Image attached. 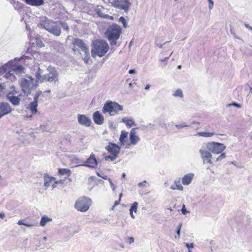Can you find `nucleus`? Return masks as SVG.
I'll return each mask as SVG.
<instances>
[{
	"mask_svg": "<svg viewBox=\"0 0 252 252\" xmlns=\"http://www.w3.org/2000/svg\"><path fill=\"white\" fill-rule=\"evenodd\" d=\"M122 28L117 24L109 25L104 32V36L107 38L111 46H116L117 41L122 33Z\"/></svg>",
	"mask_w": 252,
	"mask_h": 252,
	"instance_id": "1",
	"label": "nucleus"
},
{
	"mask_svg": "<svg viewBox=\"0 0 252 252\" xmlns=\"http://www.w3.org/2000/svg\"><path fill=\"white\" fill-rule=\"evenodd\" d=\"M120 200H118V201H115V202H114V205L113 206L112 208V209H113L114 207L118 205V204H120Z\"/></svg>",
	"mask_w": 252,
	"mask_h": 252,
	"instance_id": "61",
	"label": "nucleus"
},
{
	"mask_svg": "<svg viewBox=\"0 0 252 252\" xmlns=\"http://www.w3.org/2000/svg\"><path fill=\"white\" fill-rule=\"evenodd\" d=\"M59 24L63 30L66 31L69 30V27L67 23L62 21H59Z\"/></svg>",
	"mask_w": 252,
	"mask_h": 252,
	"instance_id": "40",
	"label": "nucleus"
},
{
	"mask_svg": "<svg viewBox=\"0 0 252 252\" xmlns=\"http://www.w3.org/2000/svg\"><path fill=\"white\" fill-rule=\"evenodd\" d=\"M113 112L116 114H118L119 111L123 110V106L115 101L113 102Z\"/></svg>",
	"mask_w": 252,
	"mask_h": 252,
	"instance_id": "30",
	"label": "nucleus"
},
{
	"mask_svg": "<svg viewBox=\"0 0 252 252\" xmlns=\"http://www.w3.org/2000/svg\"><path fill=\"white\" fill-rule=\"evenodd\" d=\"M209 2V9L210 10L212 9L214 6V2L212 0H208Z\"/></svg>",
	"mask_w": 252,
	"mask_h": 252,
	"instance_id": "52",
	"label": "nucleus"
},
{
	"mask_svg": "<svg viewBox=\"0 0 252 252\" xmlns=\"http://www.w3.org/2000/svg\"><path fill=\"white\" fill-rule=\"evenodd\" d=\"M128 133L125 131H122L120 136L119 140L122 144H124L125 142V139L127 137Z\"/></svg>",
	"mask_w": 252,
	"mask_h": 252,
	"instance_id": "34",
	"label": "nucleus"
},
{
	"mask_svg": "<svg viewBox=\"0 0 252 252\" xmlns=\"http://www.w3.org/2000/svg\"><path fill=\"white\" fill-rule=\"evenodd\" d=\"M47 70L49 73L44 75V79L45 81L49 82L56 83L59 81V73L56 68L53 66H49Z\"/></svg>",
	"mask_w": 252,
	"mask_h": 252,
	"instance_id": "5",
	"label": "nucleus"
},
{
	"mask_svg": "<svg viewBox=\"0 0 252 252\" xmlns=\"http://www.w3.org/2000/svg\"><path fill=\"white\" fill-rule=\"evenodd\" d=\"M10 104L6 102H0V119L12 111Z\"/></svg>",
	"mask_w": 252,
	"mask_h": 252,
	"instance_id": "9",
	"label": "nucleus"
},
{
	"mask_svg": "<svg viewBox=\"0 0 252 252\" xmlns=\"http://www.w3.org/2000/svg\"><path fill=\"white\" fill-rule=\"evenodd\" d=\"M182 213L184 215H186L187 213H189V211H188L186 208L185 205L184 204L183 205L182 208L181 210Z\"/></svg>",
	"mask_w": 252,
	"mask_h": 252,
	"instance_id": "50",
	"label": "nucleus"
},
{
	"mask_svg": "<svg viewBox=\"0 0 252 252\" xmlns=\"http://www.w3.org/2000/svg\"><path fill=\"white\" fill-rule=\"evenodd\" d=\"M199 153L201 155V157L202 158L204 163L207 162L210 164H213V162L211 160L212 158V155L210 151L200 149L199 150Z\"/></svg>",
	"mask_w": 252,
	"mask_h": 252,
	"instance_id": "11",
	"label": "nucleus"
},
{
	"mask_svg": "<svg viewBox=\"0 0 252 252\" xmlns=\"http://www.w3.org/2000/svg\"><path fill=\"white\" fill-rule=\"evenodd\" d=\"M109 48V45L105 40H96L92 44V56L93 57L95 55L102 57L108 52Z\"/></svg>",
	"mask_w": 252,
	"mask_h": 252,
	"instance_id": "2",
	"label": "nucleus"
},
{
	"mask_svg": "<svg viewBox=\"0 0 252 252\" xmlns=\"http://www.w3.org/2000/svg\"><path fill=\"white\" fill-rule=\"evenodd\" d=\"M13 6L15 10L21 12L23 8L24 4L19 1H16Z\"/></svg>",
	"mask_w": 252,
	"mask_h": 252,
	"instance_id": "31",
	"label": "nucleus"
},
{
	"mask_svg": "<svg viewBox=\"0 0 252 252\" xmlns=\"http://www.w3.org/2000/svg\"><path fill=\"white\" fill-rule=\"evenodd\" d=\"M85 53V57L83 59L85 63H88L90 59V53L89 49L84 52Z\"/></svg>",
	"mask_w": 252,
	"mask_h": 252,
	"instance_id": "37",
	"label": "nucleus"
},
{
	"mask_svg": "<svg viewBox=\"0 0 252 252\" xmlns=\"http://www.w3.org/2000/svg\"><path fill=\"white\" fill-rule=\"evenodd\" d=\"M50 46L57 52L62 53L64 52L63 45L59 41H52L50 42Z\"/></svg>",
	"mask_w": 252,
	"mask_h": 252,
	"instance_id": "14",
	"label": "nucleus"
},
{
	"mask_svg": "<svg viewBox=\"0 0 252 252\" xmlns=\"http://www.w3.org/2000/svg\"><path fill=\"white\" fill-rule=\"evenodd\" d=\"M113 102L110 100H107L104 104L102 109V113L105 114L109 113L111 116L113 115L112 114L113 112Z\"/></svg>",
	"mask_w": 252,
	"mask_h": 252,
	"instance_id": "16",
	"label": "nucleus"
},
{
	"mask_svg": "<svg viewBox=\"0 0 252 252\" xmlns=\"http://www.w3.org/2000/svg\"><path fill=\"white\" fill-rule=\"evenodd\" d=\"M48 32L55 36H59L61 33V29L59 26L53 24Z\"/></svg>",
	"mask_w": 252,
	"mask_h": 252,
	"instance_id": "23",
	"label": "nucleus"
},
{
	"mask_svg": "<svg viewBox=\"0 0 252 252\" xmlns=\"http://www.w3.org/2000/svg\"><path fill=\"white\" fill-rule=\"evenodd\" d=\"M96 175L99 177L102 178V179L104 180H107L108 179V176L106 175H102L101 173H100L98 172H96Z\"/></svg>",
	"mask_w": 252,
	"mask_h": 252,
	"instance_id": "51",
	"label": "nucleus"
},
{
	"mask_svg": "<svg viewBox=\"0 0 252 252\" xmlns=\"http://www.w3.org/2000/svg\"><path fill=\"white\" fill-rule=\"evenodd\" d=\"M7 64H5L4 65H3L0 68V72L5 73L4 75V77L11 80V81H14L16 80V77L14 75V74L10 73V71L6 72L7 70Z\"/></svg>",
	"mask_w": 252,
	"mask_h": 252,
	"instance_id": "15",
	"label": "nucleus"
},
{
	"mask_svg": "<svg viewBox=\"0 0 252 252\" xmlns=\"http://www.w3.org/2000/svg\"><path fill=\"white\" fill-rule=\"evenodd\" d=\"M72 50L73 51V52H74L75 54H77V53H79V54H80V50H79V49H78L77 48H76V46H74V47H73V48H72Z\"/></svg>",
	"mask_w": 252,
	"mask_h": 252,
	"instance_id": "55",
	"label": "nucleus"
},
{
	"mask_svg": "<svg viewBox=\"0 0 252 252\" xmlns=\"http://www.w3.org/2000/svg\"><path fill=\"white\" fill-rule=\"evenodd\" d=\"M44 179V186L45 187V189L50 186L51 183L53 180H55L56 178L54 177L50 176L48 173H45L43 176Z\"/></svg>",
	"mask_w": 252,
	"mask_h": 252,
	"instance_id": "22",
	"label": "nucleus"
},
{
	"mask_svg": "<svg viewBox=\"0 0 252 252\" xmlns=\"http://www.w3.org/2000/svg\"><path fill=\"white\" fill-rule=\"evenodd\" d=\"M112 4L115 7L124 10L126 12H127L131 3L128 0H113Z\"/></svg>",
	"mask_w": 252,
	"mask_h": 252,
	"instance_id": "8",
	"label": "nucleus"
},
{
	"mask_svg": "<svg viewBox=\"0 0 252 252\" xmlns=\"http://www.w3.org/2000/svg\"><path fill=\"white\" fill-rule=\"evenodd\" d=\"M82 163L79 166H83L91 169L96 168L98 164V161L93 153L90 155L86 160L82 161Z\"/></svg>",
	"mask_w": 252,
	"mask_h": 252,
	"instance_id": "7",
	"label": "nucleus"
},
{
	"mask_svg": "<svg viewBox=\"0 0 252 252\" xmlns=\"http://www.w3.org/2000/svg\"><path fill=\"white\" fill-rule=\"evenodd\" d=\"M119 21L121 22L123 25L124 28H126L127 26V22L125 18L124 17L121 16L119 18Z\"/></svg>",
	"mask_w": 252,
	"mask_h": 252,
	"instance_id": "42",
	"label": "nucleus"
},
{
	"mask_svg": "<svg viewBox=\"0 0 252 252\" xmlns=\"http://www.w3.org/2000/svg\"><path fill=\"white\" fill-rule=\"evenodd\" d=\"M172 54V53H171L169 57H165L163 59L160 60V61L161 62H166L169 59L170 56Z\"/></svg>",
	"mask_w": 252,
	"mask_h": 252,
	"instance_id": "63",
	"label": "nucleus"
},
{
	"mask_svg": "<svg viewBox=\"0 0 252 252\" xmlns=\"http://www.w3.org/2000/svg\"><path fill=\"white\" fill-rule=\"evenodd\" d=\"M121 147L117 144L109 142L108 145L105 147V149L111 155L114 154V152H116V155L118 156L120 152Z\"/></svg>",
	"mask_w": 252,
	"mask_h": 252,
	"instance_id": "12",
	"label": "nucleus"
},
{
	"mask_svg": "<svg viewBox=\"0 0 252 252\" xmlns=\"http://www.w3.org/2000/svg\"><path fill=\"white\" fill-rule=\"evenodd\" d=\"M221 154L216 158V161H219L225 158L226 156L224 153H221Z\"/></svg>",
	"mask_w": 252,
	"mask_h": 252,
	"instance_id": "43",
	"label": "nucleus"
},
{
	"mask_svg": "<svg viewBox=\"0 0 252 252\" xmlns=\"http://www.w3.org/2000/svg\"><path fill=\"white\" fill-rule=\"evenodd\" d=\"M58 173L60 175H66L67 177L69 176L71 173V170L67 168H59Z\"/></svg>",
	"mask_w": 252,
	"mask_h": 252,
	"instance_id": "29",
	"label": "nucleus"
},
{
	"mask_svg": "<svg viewBox=\"0 0 252 252\" xmlns=\"http://www.w3.org/2000/svg\"><path fill=\"white\" fill-rule=\"evenodd\" d=\"M185 245L186 246V247L188 248L189 250V249L192 248L194 247V244L193 243H185Z\"/></svg>",
	"mask_w": 252,
	"mask_h": 252,
	"instance_id": "53",
	"label": "nucleus"
},
{
	"mask_svg": "<svg viewBox=\"0 0 252 252\" xmlns=\"http://www.w3.org/2000/svg\"><path fill=\"white\" fill-rule=\"evenodd\" d=\"M41 74V70L40 68H38L37 71L35 73V77L37 81H40L41 82H43L45 81L44 78V75L42 76Z\"/></svg>",
	"mask_w": 252,
	"mask_h": 252,
	"instance_id": "32",
	"label": "nucleus"
},
{
	"mask_svg": "<svg viewBox=\"0 0 252 252\" xmlns=\"http://www.w3.org/2000/svg\"><path fill=\"white\" fill-rule=\"evenodd\" d=\"M53 25V24H51L50 21L46 18V17L44 18V19L41 20L40 23V27L47 30V31H49L50 27Z\"/></svg>",
	"mask_w": 252,
	"mask_h": 252,
	"instance_id": "25",
	"label": "nucleus"
},
{
	"mask_svg": "<svg viewBox=\"0 0 252 252\" xmlns=\"http://www.w3.org/2000/svg\"><path fill=\"white\" fill-rule=\"evenodd\" d=\"M175 126L178 129H180V128H183L186 126H188L187 125H186L185 124H180V125H176Z\"/></svg>",
	"mask_w": 252,
	"mask_h": 252,
	"instance_id": "54",
	"label": "nucleus"
},
{
	"mask_svg": "<svg viewBox=\"0 0 252 252\" xmlns=\"http://www.w3.org/2000/svg\"><path fill=\"white\" fill-rule=\"evenodd\" d=\"M122 122L129 127L136 126L135 122L132 118L128 119L126 117H124L122 119Z\"/></svg>",
	"mask_w": 252,
	"mask_h": 252,
	"instance_id": "28",
	"label": "nucleus"
},
{
	"mask_svg": "<svg viewBox=\"0 0 252 252\" xmlns=\"http://www.w3.org/2000/svg\"><path fill=\"white\" fill-rule=\"evenodd\" d=\"M173 95L174 96H176V97H183V93H182V91L181 89H178L177 90L175 93L173 94Z\"/></svg>",
	"mask_w": 252,
	"mask_h": 252,
	"instance_id": "39",
	"label": "nucleus"
},
{
	"mask_svg": "<svg viewBox=\"0 0 252 252\" xmlns=\"http://www.w3.org/2000/svg\"><path fill=\"white\" fill-rule=\"evenodd\" d=\"M182 226V223H180L178 224V227H177V230H176V231L177 234L179 236V238L180 237V232H181V229Z\"/></svg>",
	"mask_w": 252,
	"mask_h": 252,
	"instance_id": "46",
	"label": "nucleus"
},
{
	"mask_svg": "<svg viewBox=\"0 0 252 252\" xmlns=\"http://www.w3.org/2000/svg\"><path fill=\"white\" fill-rule=\"evenodd\" d=\"M128 243L129 244H131L134 242V239L132 237H129L128 238Z\"/></svg>",
	"mask_w": 252,
	"mask_h": 252,
	"instance_id": "60",
	"label": "nucleus"
},
{
	"mask_svg": "<svg viewBox=\"0 0 252 252\" xmlns=\"http://www.w3.org/2000/svg\"><path fill=\"white\" fill-rule=\"evenodd\" d=\"M207 149L212 153L219 154L226 148V146L222 143L219 142H209L206 145Z\"/></svg>",
	"mask_w": 252,
	"mask_h": 252,
	"instance_id": "6",
	"label": "nucleus"
},
{
	"mask_svg": "<svg viewBox=\"0 0 252 252\" xmlns=\"http://www.w3.org/2000/svg\"><path fill=\"white\" fill-rule=\"evenodd\" d=\"M245 27H246L247 29H249V30H251V31H252V27H251V26H250L249 24H245Z\"/></svg>",
	"mask_w": 252,
	"mask_h": 252,
	"instance_id": "64",
	"label": "nucleus"
},
{
	"mask_svg": "<svg viewBox=\"0 0 252 252\" xmlns=\"http://www.w3.org/2000/svg\"><path fill=\"white\" fill-rule=\"evenodd\" d=\"M42 94V91H37L36 94H35V95L33 97V100H36L37 101H38V98L39 96Z\"/></svg>",
	"mask_w": 252,
	"mask_h": 252,
	"instance_id": "45",
	"label": "nucleus"
},
{
	"mask_svg": "<svg viewBox=\"0 0 252 252\" xmlns=\"http://www.w3.org/2000/svg\"><path fill=\"white\" fill-rule=\"evenodd\" d=\"M22 94H20L18 96L6 95V99L14 106H18L20 104L21 96Z\"/></svg>",
	"mask_w": 252,
	"mask_h": 252,
	"instance_id": "18",
	"label": "nucleus"
},
{
	"mask_svg": "<svg viewBox=\"0 0 252 252\" xmlns=\"http://www.w3.org/2000/svg\"><path fill=\"white\" fill-rule=\"evenodd\" d=\"M107 180L108 181V182H109L110 185V186H111V188L112 189H113V190H115V189H116V186H115V185L113 183V182H112V180H111L110 178H108V179H107Z\"/></svg>",
	"mask_w": 252,
	"mask_h": 252,
	"instance_id": "48",
	"label": "nucleus"
},
{
	"mask_svg": "<svg viewBox=\"0 0 252 252\" xmlns=\"http://www.w3.org/2000/svg\"><path fill=\"white\" fill-rule=\"evenodd\" d=\"M25 222V220H21L18 221L17 224L18 225H24Z\"/></svg>",
	"mask_w": 252,
	"mask_h": 252,
	"instance_id": "59",
	"label": "nucleus"
},
{
	"mask_svg": "<svg viewBox=\"0 0 252 252\" xmlns=\"http://www.w3.org/2000/svg\"><path fill=\"white\" fill-rule=\"evenodd\" d=\"M92 202L91 198L83 196L76 201L74 207L78 211L85 212L88 210Z\"/></svg>",
	"mask_w": 252,
	"mask_h": 252,
	"instance_id": "4",
	"label": "nucleus"
},
{
	"mask_svg": "<svg viewBox=\"0 0 252 252\" xmlns=\"http://www.w3.org/2000/svg\"><path fill=\"white\" fill-rule=\"evenodd\" d=\"M93 119L94 123L97 125H101L104 122V117L98 111L94 113Z\"/></svg>",
	"mask_w": 252,
	"mask_h": 252,
	"instance_id": "17",
	"label": "nucleus"
},
{
	"mask_svg": "<svg viewBox=\"0 0 252 252\" xmlns=\"http://www.w3.org/2000/svg\"><path fill=\"white\" fill-rule=\"evenodd\" d=\"M114 154H113V155L105 156L104 159L106 160L110 159L111 161H113L114 160H115L118 157V156L116 155V153H117L116 152H114Z\"/></svg>",
	"mask_w": 252,
	"mask_h": 252,
	"instance_id": "36",
	"label": "nucleus"
},
{
	"mask_svg": "<svg viewBox=\"0 0 252 252\" xmlns=\"http://www.w3.org/2000/svg\"><path fill=\"white\" fill-rule=\"evenodd\" d=\"M51 220V219L46 216H44L41 217V220L39 223L40 225L41 226H44L48 222L50 221Z\"/></svg>",
	"mask_w": 252,
	"mask_h": 252,
	"instance_id": "33",
	"label": "nucleus"
},
{
	"mask_svg": "<svg viewBox=\"0 0 252 252\" xmlns=\"http://www.w3.org/2000/svg\"><path fill=\"white\" fill-rule=\"evenodd\" d=\"M38 106V101L36 100H34L31 102L29 105L28 108H29L32 114H35L37 112V107Z\"/></svg>",
	"mask_w": 252,
	"mask_h": 252,
	"instance_id": "26",
	"label": "nucleus"
},
{
	"mask_svg": "<svg viewBox=\"0 0 252 252\" xmlns=\"http://www.w3.org/2000/svg\"><path fill=\"white\" fill-rule=\"evenodd\" d=\"M36 45L39 47H42L43 46H44V44L43 43H42V42L41 41H36Z\"/></svg>",
	"mask_w": 252,
	"mask_h": 252,
	"instance_id": "58",
	"label": "nucleus"
},
{
	"mask_svg": "<svg viewBox=\"0 0 252 252\" xmlns=\"http://www.w3.org/2000/svg\"><path fill=\"white\" fill-rule=\"evenodd\" d=\"M231 106H233L239 108H240L242 107V105L241 104L236 102H232V103H229L227 105V107H230Z\"/></svg>",
	"mask_w": 252,
	"mask_h": 252,
	"instance_id": "41",
	"label": "nucleus"
},
{
	"mask_svg": "<svg viewBox=\"0 0 252 252\" xmlns=\"http://www.w3.org/2000/svg\"><path fill=\"white\" fill-rule=\"evenodd\" d=\"M138 205V204L137 202H134V203H133L130 207L129 211H134L135 213H136Z\"/></svg>",
	"mask_w": 252,
	"mask_h": 252,
	"instance_id": "38",
	"label": "nucleus"
},
{
	"mask_svg": "<svg viewBox=\"0 0 252 252\" xmlns=\"http://www.w3.org/2000/svg\"><path fill=\"white\" fill-rule=\"evenodd\" d=\"M194 174L192 173H189L184 175L182 179L183 184L184 185H189L191 183Z\"/></svg>",
	"mask_w": 252,
	"mask_h": 252,
	"instance_id": "24",
	"label": "nucleus"
},
{
	"mask_svg": "<svg viewBox=\"0 0 252 252\" xmlns=\"http://www.w3.org/2000/svg\"><path fill=\"white\" fill-rule=\"evenodd\" d=\"M170 189L173 190L178 189L179 190H183L184 188L181 184L180 180H175L174 181V185H172Z\"/></svg>",
	"mask_w": 252,
	"mask_h": 252,
	"instance_id": "27",
	"label": "nucleus"
},
{
	"mask_svg": "<svg viewBox=\"0 0 252 252\" xmlns=\"http://www.w3.org/2000/svg\"><path fill=\"white\" fill-rule=\"evenodd\" d=\"M12 70L18 71L19 73L23 72L24 68L22 65H16L13 61H9L7 63Z\"/></svg>",
	"mask_w": 252,
	"mask_h": 252,
	"instance_id": "21",
	"label": "nucleus"
},
{
	"mask_svg": "<svg viewBox=\"0 0 252 252\" xmlns=\"http://www.w3.org/2000/svg\"><path fill=\"white\" fill-rule=\"evenodd\" d=\"M128 73L130 74H135L136 73V71L134 69H131L129 70Z\"/></svg>",
	"mask_w": 252,
	"mask_h": 252,
	"instance_id": "62",
	"label": "nucleus"
},
{
	"mask_svg": "<svg viewBox=\"0 0 252 252\" xmlns=\"http://www.w3.org/2000/svg\"><path fill=\"white\" fill-rule=\"evenodd\" d=\"M137 128H133L131 129L129 134V140L130 144L132 145H135L137 142L139 141V137L136 135L135 130Z\"/></svg>",
	"mask_w": 252,
	"mask_h": 252,
	"instance_id": "19",
	"label": "nucleus"
},
{
	"mask_svg": "<svg viewBox=\"0 0 252 252\" xmlns=\"http://www.w3.org/2000/svg\"><path fill=\"white\" fill-rule=\"evenodd\" d=\"M13 90L8 92L6 95H15L17 94V92L16 91L15 88L13 87Z\"/></svg>",
	"mask_w": 252,
	"mask_h": 252,
	"instance_id": "47",
	"label": "nucleus"
},
{
	"mask_svg": "<svg viewBox=\"0 0 252 252\" xmlns=\"http://www.w3.org/2000/svg\"><path fill=\"white\" fill-rule=\"evenodd\" d=\"M37 81H35L31 76H27L26 78L21 79L20 87L22 92L26 95H29L33 90L37 86Z\"/></svg>",
	"mask_w": 252,
	"mask_h": 252,
	"instance_id": "3",
	"label": "nucleus"
},
{
	"mask_svg": "<svg viewBox=\"0 0 252 252\" xmlns=\"http://www.w3.org/2000/svg\"><path fill=\"white\" fill-rule=\"evenodd\" d=\"M147 183L146 181H144L142 182H140L138 184V186L139 187H142L145 186V184Z\"/></svg>",
	"mask_w": 252,
	"mask_h": 252,
	"instance_id": "57",
	"label": "nucleus"
},
{
	"mask_svg": "<svg viewBox=\"0 0 252 252\" xmlns=\"http://www.w3.org/2000/svg\"><path fill=\"white\" fill-rule=\"evenodd\" d=\"M77 120L78 123L82 126L89 127L92 124L90 118L84 114H78Z\"/></svg>",
	"mask_w": 252,
	"mask_h": 252,
	"instance_id": "10",
	"label": "nucleus"
},
{
	"mask_svg": "<svg viewBox=\"0 0 252 252\" xmlns=\"http://www.w3.org/2000/svg\"><path fill=\"white\" fill-rule=\"evenodd\" d=\"M73 46L78 47L82 52L89 49L87 44L81 39L75 38L72 41Z\"/></svg>",
	"mask_w": 252,
	"mask_h": 252,
	"instance_id": "13",
	"label": "nucleus"
},
{
	"mask_svg": "<svg viewBox=\"0 0 252 252\" xmlns=\"http://www.w3.org/2000/svg\"><path fill=\"white\" fill-rule=\"evenodd\" d=\"M229 164H233L237 167H240V166L239 165V163L237 162L236 161H231Z\"/></svg>",
	"mask_w": 252,
	"mask_h": 252,
	"instance_id": "56",
	"label": "nucleus"
},
{
	"mask_svg": "<svg viewBox=\"0 0 252 252\" xmlns=\"http://www.w3.org/2000/svg\"><path fill=\"white\" fill-rule=\"evenodd\" d=\"M28 5L38 7L44 4V0H23Z\"/></svg>",
	"mask_w": 252,
	"mask_h": 252,
	"instance_id": "20",
	"label": "nucleus"
},
{
	"mask_svg": "<svg viewBox=\"0 0 252 252\" xmlns=\"http://www.w3.org/2000/svg\"><path fill=\"white\" fill-rule=\"evenodd\" d=\"M24 225H25L26 226H28V227H31L34 226L35 224L33 223H32V222H29L28 221H27L25 220V222Z\"/></svg>",
	"mask_w": 252,
	"mask_h": 252,
	"instance_id": "49",
	"label": "nucleus"
},
{
	"mask_svg": "<svg viewBox=\"0 0 252 252\" xmlns=\"http://www.w3.org/2000/svg\"><path fill=\"white\" fill-rule=\"evenodd\" d=\"M64 180H59L57 181H55L54 183L52 185V187L53 189H55L56 188L57 184H63L64 183Z\"/></svg>",
	"mask_w": 252,
	"mask_h": 252,
	"instance_id": "44",
	"label": "nucleus"
},
{
	"mask_svg": "<svg viewBox=\"0 0 252 252\" xmlns=\"http://www.w3.org/2000/svg\"><path fill=\"white\" fill-rule=\"evenodd\" d=\"M214 132H198L197 133V135L199 136L205 137H211L213 135H214Z\"/></svg>",
	"mask_w": 252,
	"mask_h": 252,
	"instance_id": "35",
	"label": "nucleus"
}]
</instances>
